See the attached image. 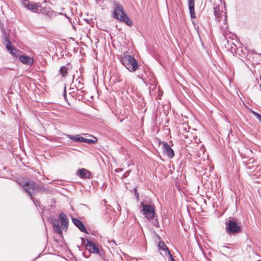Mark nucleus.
<instances>
[{"label":"nucleus","mask_w":261,"mask_h":261,"mask_svg":"<svg viewBox=\"0 0 261 261\" xmlns=\"http://www.w3.org/2000/svg\"><path fill=\"white\" fill-rule=\"evenodd\" d=\"M52 224L53 225V227H55L56 226H59V223L57 220H54L52 222Z\"/></svg>","instance_id":"5701e85b"},{"label":"nucleus","mask_w":261,"mask_h":261,"mask_svg":"<svg viewBox=\"0 0 261 261\" xmlns=\"http://www.w3.org/2000/svg\"><path fill=\"white\" fill-rule=\"evenodd\" d=\"M121 62L129 71H136L139 69L138 62L132 56L124 55L121 58Z\"/></svg>","instance_id":"20e7f679"},{"label":"nucleus","mask_w":261,"mask_h":261,"mask_svg":"<svg viewBox=\"0 0 261 261\" xmlns=\"http://www.w3.org/2000/svg\"><path fill=\"white\" fill-rule=\"evenodd\" d=\"M59 219L62 224V227L63 229H67L68 225V219L66 215L61 213L59 216Z\"/></svg>","instance_id":"f8f14e48"},{"label":"nucleus","mask_w":261,"mask_h":261,"mask_svg":"<svg viewBox=\"0 0 261 261\" xmlns=\"http://www.w3.org/2000/svg\"><path fill=\"white\" fill-rule=\"evenodd\" d=\"M142 206L141 212L148 221L150 222L154 226L159 227V222L157 216L155 213V208L153 206L149 204H144L143 202L141 203Z\"/></svg>","instance_id":"f257e3e1"},{"label":"nucleus","mask_w":261,"mask_h":261,"mask_svg":"<svg viewBox=\"0 0 261 261\" xmlns=\"http://www.w3.org/2000/svg\"><path fill=\"white\" fill-rule=\"evenodd\" d=\"M253 113L256 116V117L258 118L260 122H261V115L255 112H253Z\"/></svg>","instance_id":"b1692460"},{"label":"nucleus","mask_w":261,"mask_h":261,"mask_svg":"<svg viewBox=\"0 0 261 261\" xmlns=\"http://www.w3.org/2000/svg\"><path fill=\"white\" fill-rule=\"evenodd\" d=\"M161 144L162 145L164 152L170 158L174 156V152L169 145L166 142H163Z\"/></svg>","instance_id":"1a4fd4ad"},{"label":"nucleus","mask_w":261,"mask_h":261,"mask_svg":"<svg viewBox=\"0 0 261 261\" xmlns=\"http://www.w3.org/2000/svg\"><path fill=\"white\" fill-rule=\"evenodd\" d=\"M67 136L71 139V140L76 141L82 142V137H80L79 135L76 136H71V135H67Z\"/></svg>","instance_id":"6ab92c4d"},{"label":"nucleus","mask_w":261,"mask_h":261,"mask_svg":"<svg viewBox=\"0 0 261 261\" xmlns=\"http://www.w3.org/2000/svg\"><path fill=\"white\" fill-rule=\"evenodd\" d=\"M54 229L55 231L58 234H61L62 232L60 225L56 226L54 228Z\"/></svg>","instance_id":"4be33fe9"},{"label":"nucleus","mask_w":261,"mask_h":261,"mask_svg":"<svg viewBox=\"0 0 261 261\" xmlns=\"http://www.w3.org/2000/svg\"><path fill=\"white\" fill-rule=\"evenodd\" d=\"M226 232L229 234H234L241 232V227L236 219L229 218L225 221Z\"/></svg>","instance_id":"39448f33"},{"label":"nucleus","mask_w":261,"mask_h":261,"mask_svg":"<svg viewBox=\"0 0 261 261\" xmlns=\"http://www.w3.org/2000/svg\"><path fill=\"white\" fill-rule=\"evenodd\" d=\"M19 59L23 64L31 66L34 63L33 59L28 56H21Z\"/></svg>","instance_id":"4468645a"},{"label":"nucleus","mask_w":261,"mask_h":261,"mask_svg":"<svg viewBox=\"0 0 261 261\" xmlns=\"http://www.w3.org/2000/svg\"><path fill=\"white\" fill-rule=\"evenodd\" d=\"M114 6V18L132 26L133 22L124 12L123 6L117 3H115Z\"/></svg>","instance_id":"f03ea898"},{"label":"nucleus","mask_w":261,"mask_h":261,"mask_svg":"<svg viewBox=\"0 0 261 261\" xmlns=\"http://www.w3.org/2000/svg\"><path fill=\"white\" fill-rule=\"evenodd\" d=\"M19 184L23 188L25 192H27L31 197V199L33 201L36 206H40V201L38 200L34 199L32 197V194L37 192L39 189L38 185L33 181L19 182Z\"/></svg>","instance_id":"7ed1b4c3"},{"label":"nucleus","mask_w":261,"mask_h":261,"mask_svg":"<svg viewBox=\"0 0 261 261\" xmlns=\"http://www.w3.org/2000/svg\"><path fill=\"white\" fill-rule=\"evenodd\" d=\"M77 174L81 178H90L91 176V173L84 168L79 169Z\"/></svg>","instance_id":"2eb2a0df"},{"label":"nucleus","mask_w":261,"mask_h":261,"mask_svg":"<svg viewBox=\"0 0 261 261\" xmlns=\"http://www.w3.org/2000/svg\"><path fill=\"white\" fill-rule=\"evenodd\" d=\"M44 2L45 3H47V2H46V1H45Z\"/></svg>","instance_id":"bb28decb"},{"label":"nucleus","mask_w":261,"mask_h":261,"mask_svg":"<svg viewBox=\"0 0 261 261\" xmlns=\"http://www.w3.org/2000/svg\"><path fill=\"white\" fill-rule=\"evenodd\" d=\"M86 246L90 248L89 251L93 253L100 254L98 246L89 240H86ZM100 255V254H99Z\"/></svg>","instance_id":"9d476101"},{"label":"nucleus","mask_w":261,"mask_h":261,"mask_svg":"<svg viewBox=\"0 0 261 261\" xmlns=\"http://www.w3.org/2000/svg\"><path fill=\"white\" fill-rule=\"evenodd\" d=\"M74 79H75V75H73V80H74Z\"/></svg>","instance_id":"a878e982"},{"label":"nucleus","mask_w":261,"mask_h":261,"mask_svg":"<svg viewBox=\"0 0 261 261\" xmlns=\"http://www.w3.org/2000/svg\"><path fill=\"white\" fill-rule=\"evenodd\" d=\"M188 5L191 18H195L196 15L194 10V0H188Z\"/></svg>","instance_id":"dca6fc26"},{"label":"nucleus","mask_w":261,"mask_h":261,"mask_svg":"<svg viewBox=\"0 0 261 261\" xmlns=\"http://www.w3.org/2000/svg\"><path fill=\"white\" fill-rule=\"evenodd\" d=\"M4 41L6 43V48L7 50L9 51V53L13 56V57H17L18 56V53L19 52V50L14 48L12 45V43L11 41L7 38H5L4 39Z\"/></svg>","instance_id":"6e6552de"},{"label":"nucleus","mask_w":261,"mask_h":261,"mask_svg":"<svg viewBox=\"0 0 261 261\" xmlns=\"http://www.w3.org/2000/svg\"><path fill=\"white\" fill-rule=\"evenodd\" d=\"M214 14L216 19L218 22H223L224 24L226 21V16L219 6L214 8Z\"/></svg>","instance_id":"0eeeda50"},{"label":"nucleus","mask_w":261,"mask_h":261,"mask_svg":"<svg viewBox=\"0 0 261 261\" xmlns=\"http://www.w3.org/2000/svg\"><path fill=\"white\" fill-rule=\"evenodd\" d=\"M72 221L73 223L82 232L87 233V229L83 223L76 218H72Z\"/></svg>","instance_id":"ddd939ff"},{"label":"nucleus","mask_w":261,"mask_h":261,"mask_svg":"<svg viewBox=\"0 0 261 261\" xmlns=\"http://www.w3.org/2000/svg\"><path fill=\"white\" fill-rule=\"evenodd\" d=\"M69 68L67 66H63L60 69V73L62 77H65L69 70Z\"/></svg>","instance_id":"a211bd4d"},{"label":"nucleus","mask_w":261,"mask_h":261,"mask_svg":"<svg viewBox=\"0 0 261 261\" xmlns=\"http://www.w3.org/2000/svg\"><path fill=\"white\" fill-rule=\"evenodd\" d=\"M51 11H50L49 8L46 7H43L41 5V7L39 8V12L37 13H42L46 15H49Z\"/></svg>","instance_id":"f3484780"},{"label":"nucleus","mask_w":261,"mask_h":261,"mask_svg":"<svg viewBox=\"0 0 261 261\" xmlns=\"http://www.w3.org/2000/svg\"><path fill=\"white\" fill-rule=\"evenodd\" d=\"M66 87L64 88V98L65 99L66 97Z\"/></svg>","instance_id":"393cba45"},{"label":"nucleus","mask_w":261,"mask_h":261,"mask_svg":"<svg viewBox=\"0 0 261 261\" xmlns=\"http://www.w3.org/2000/svg\"><path fill=\"white\" fill-rule=\"evenodd\" d=\"M75 81L77 82V85H76L75 86L76 87L77 89H82L83 88V80L81 78H77L75 80Z\"/></svg>","instance_id":"412c9836"},{"label":"nucleus","mask_w":261,"mask_h":261,"mask_svg":"<svg viewBox=\"0 0 261 261\" xmlns=\"http://www.w3.org/2000/svg\"><path fill=\"white\" fill-rule=\"evenodd\" d=\"M21 4L27 9L36 13L39 12V8L41 7V4L31 2L29 0H22Z\"/></svg>","instance_id":"423d86ee"},{"label":"nucleus","mask_w":261,"mask_h":261,"mask_svg":"<svg viewBox=\"0 0 261 261\" xmlns=\"http://www.w3.org/2000/svg\"><path fill=\"white\" fill-rule=\"evenodd\" d=\"M97 142V139L95 138L94 140L90 139H85L84 138H82V142L89 143V144H94Z\"/></svg>","instance_id":"aec40b11"},{"label":"nucleus","mask_w":261,"mask_h":261,"mask_svg":"<svg viewBox=\"0 0 261 261\" xmlns=\"http://www.w3.org/2000/svg\"><path fill=\"white\" fill-rule=\"evenodd\" d=\"M159 247L160 250L164 252V255H166L168 254L170 256L171 261H174V259L170 253L168 248L163 241H161L159 242Z\"/></svg>","instance_id":"9b49d317"}]
</instances>
